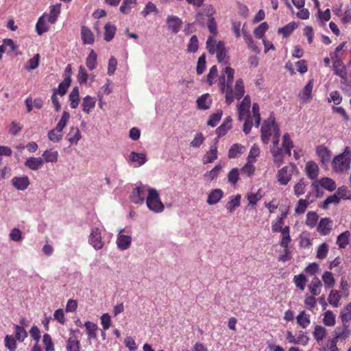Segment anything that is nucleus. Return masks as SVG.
<instances>
[{
    "label": "nucleus",
    "instance_id": "obj_1",
    "mask_svg": "<svg viewBox=\"0 0 351 351\" xmlns=\"http://www.w3.org/2000/svg\"><path fill=\"white\" fill-rule=\"evenodd\" d=\"M234 71L230 66H226L219 78L220 89L226 93V102L229 105L234 99L239 100L245 94L244 83L242 79L237 80L234 88L232 84Z\"/></svg>",
    "mask_w": 351,
    "mask_h": 351
},
{
    "label": "nucleus",
    "instance_id": "obj_2",
    "mask_svg": "<svg viewBox=\"0 0 351 351\" xmlns=\"http://www.w3.org/2000/svg\"><path fill=\"white\" fill-rule=\"evenodd\" d=\"M215 13L214 7L210 4H206L202 10H198L195 14V22L202 27L207 24L208 29L214 35L217 33V24L213 16Z\"/></svg>",
    "mask_w": 351,
    "mask_h": 351
},
{
    "label": "nucleus",
    "instance_id": "obj_3",
    "mask_svg": "<svg viewBox=\"0 0 351 351\" xmlns=\"http://www.w3.org/2000/svg\"><path fill=\"white\" fill-rule=\"evenodd\" d=\"M206 49L210 54L216 53L217 59L219 63L228 64L229 56L223 41L217 42L213 36H209L206 40Z\"/></svg>",
    "mask_w": 351,
    "mask_h": 351
},
{
    "label": "nucleus",
    "instance_id": "obj_4",
    "mask_svg": "<svg viewBox=\"0 0 351 351\" xmlns=\"http://www.w3.org/2000/svg\"><path fill=\"white\" fill-rule=\"evenodd\" d=\"M351 163V150L346 147L343 153L335 156L332 160L334 170L338 173H342L350 169Z\"/></svg>",
    "mask_w": 351,
    "mask_h": 351
},
{
    "label": "nucleus",
    "instance_id": "obj_5",
    "mask_svg": "<svg viewBox=\"0 0 351 351\" xmlns=\"http://www.w3.org/2000/svg\"><path fill=\"white\" fill-rule=\"evenodd\" d=\"M146 204L150 210L156 213H162L165 209L164 204L160 199L159 193L155 189H148Z\"/></svg>",
    "mask_w": 351,
    "mask_h": 351
},
{
    "label": "nucleus",
    "instance_id": "obj_6",
    "mask_svg": "<svg viewBox=\"0 0 351 351\" xmlns=\"http://www.w3.org/2000/svg\"><path fill=\"white\" fill-rule=\"evenodd\" d=\"M279 128L278 124L274 119L265 120L261 127V140L264 144H268L269 138L275 134L273 129Z\"/></svg>",
    "mask_w": 351,
    "mask_h": 351
},
{
    "label": "nucleus",
    "instance_id": "obj_7",
    "mask_svg": "<svg viewBox=\"0 0 351 351\" xmlns=\"http://www.w3.org/2000/svg\"><path fill=\"white\" fill-rule=\"evenodd\" d=\"M295 170L296 167L294 165H291L282 167L278 171L276 176L278 182L281 185H287L291 180L292 176Z\"/></svg>",
    "mask_w": 351,
    "mask_h": 351
},
{
    "label": "nucleus",
    "instance_id": "obj_8",
    "mask_svg": "<svg viewBox=\"0 0 351 351\" xmlns=\"http://www.w3.org/2000/svg\"><path fill=\"white\" fill-rule=\"evenodd\" d=\"M333 61V69L335 75L340 77L345 82L347 80V70L346 66L341 59L340 55H335V58H332Z\"/></svg>",
    "mask_w": 351,
    "mask_h": 351
},
{
    "label": "nucleus",
    "instance_id": "obj_9",
    "mask_svg": "<svg viewBox=\"0 0 351 351\" xmlns=\"http://www.w3.org/2000/svg\"><path fill=\"white\" fill-rule=\"evenodd\" d=\"M148 189L146 186H141L133 189L131 195V199L134 204H141L144 202L145 197L148 195Z\"/></svg>",
    "mask_w": 351,
    "mask_h": 351
},
{
    "label": "nucleus",
    "instance_id": "obj_10",
    "mask_svg": "<svg viewBox=\"0 0 351 351\" xmlns=\"http://www.w3.org/2000/svg\"><path fill=\"white\" fill-rule=\"evenodd\" d=\"M89 243L96 250H101L104 245L101 232L98 228H93L89 235Z\"/></svg>",
    "mask_w": 351,
    "mask_h": 351
},
{
    "label": "nucleus",
    "instance_id": "obj_11",
    "mask_svg": "<svg viewBox=\"0 0 351 351\" xmlns=\"http://www.w3.org/2000/svg\"><path fill=\"white\" fill-rule=\"evenodd\" d=\"M125 229H119L117 239V247L121 250H125L130 247L132 243V237L130 235L123 234Z\"/></svg>",
    "mask_w": 351,
    "mask_h": 351
},
{
    "label": "nucleus",
    "instance_id": "obj_12",
    "mask_svg": "<svg viewBox=\"0 0 351 351\" xmlns=\"http://www.w3.org/2000/svg\"><path fill=\"white\" fill-rule=\"evenodd\" d=\"M313 80H310L299 93L298 96L302 103H308L313 99Z\"/></svg>",
    "mask_w": 351,
    "mask_h": 351
},
{
    "label": "nucleus",
    "instance_id": "obj_13",
    "mask_svg": "<svg viewBox=\"0 0 351 351\" xmlns=\"http://www.w3.org/2000/svg\"><path fill=\"white\" fill-rule=\"evenodd\" d=\"M316 153L323 165L326 166L331 160L332 153L326 146L318 145L316 147Z\"/></svg>",
    "mask_w": 351,
    "mask_h": 351
},
{
    "label": "nucleus",
    "instance_id": "obj_14",
    "mask_svg": "<svg viewBox=\"0 0 351 351\" xmlns=\"http://www.w3.org/2000/svg\"><path fill=\"white\" fill-rule=\"evenodd\" d=\"M251 99L249 95H245L238 106L239 120L242 121L249 114Z\"/></svg>",
    "mask_w": 351,
    "mask_h": 351
},
{
    "label": "nucleus",
    "instance_id": "obj_15",
    "mask_svg": "<svg viewBox=\"0 0 351 351\" xmlns=\"http://www.w3.org/2000/svg\"><path fill=\"white\" fill-rule=\"evenodd\" d=\"M167 25L168 29L171 30L173 34H176L180 30L182 21L176 16L170 15L167 18Z\"/></svg>",
    "mask_w": 351,
    "mask_h": 351
},
{
    "label": "nucleus",
    "instance_id": "obj_16",
    "mask_svg": "<svg viewBox=\"0 0 351 351\" xmlns=\"http://www.w3.org/2000/svg\"><path fill=\"white\" fill-rule=\"evenodd\" d=\"M332 221L330 218H322L318 224L317 231L321 235H328L332 229Z\"/></svg>",
    "mask_w": 351,
    "mask_h": 351
},
{
    "label": "nucleus",
    "instance_id": "obj_17",
    "mask_svg": "<svg viewBox=\"0 0 351 351\" xmlns=\"http://www.w3.org/2000/svg\"><path fill=\"white\" fill-rule=\"evenodd\" d=\"M319 184L330 191H332L336 189L335 181L329 178H323L319 181V183L317 182H313L311 186L314 190L318 191Z\"/></svg>",
    "mask_w": 351,
    "mask_h": 351
},
{
    "label": "nucleus",
    "instance_id": "obj_18",
    "mask_svg": "<svg viewBox=\"0 0 351 351\" xmlns=\"http://www.w3.org/2000/svg\"><path fill=\"white\" fill-rule=\"evenodd\" d=\"M43 165L44 160L40 157H29L25 162V166L33 171L41 169Z\"/></svg>",
    "mask_w": 351,
    "mask_h": 351
},
{
    "label": "nucleus",
    "instance_id": "obj_19",
    "mask_svg": "<svg viewBox=\"0 0 351 351\" xmlns=\"http://www.w3.org/2000/svg\"><path fill=\"white\" fill-rule=\"evenodd\" d=\"M12 185L18 190L24 191L29 185V180L27 176L14 177L12 179Z\"/></svg>",
    "mask_w": 351,
    "mask_h": 351
},
{
    "label": "nucleus",
    "instance_id": "obj_20",
    "mask_svg": "<svg viewBox=\"0 0 351 351\" xmlns=\"http://www.w3.org/2000/svg\"><path fill=\"white\" fill-rule=\"evenodd\" d=\"M197 106L200 110H208L212 104V99L208 93H205L199 97L197 100Z\"/></svg>",
    "mask_w": 351,
    "mask_h": 351
},
{
    "label": "nucleus",
    "instance_id": "obj_21",
    "mask_svg": "<svg viewBox=\"0 0 351 351\" xmlns=\"http://www.w3.org/2000/svg\"><path fill=\"white\" fill-rule=\"evenodd\" d=\"M296 322L300 328L305 329L311 324V316L305 311H302L296 317Z\"/></svg>",
    "mask_w": 351,
    "mask_h": 351
},
{
    "label": "nucleus",
    "instance_id": "obj_22",
    "mask_svg": "<svg viewBox=\"0 0 351 351\" xmlns=\"http://www.w3.org/2000/svg\"><path fill=\"white\" fill-rule=\"evenodd\" d=\"M223 196V192L219 189L212 190L208 195L206 202L209 205H214L218 203Z\"/></svg>",
    "mask_w": 351,
    "mask_h": 351
},
{
    "label": "nucleus",
    "instance_id": "obj_23",
    "mask_svg": "<svg viewBox=\"0 0 351 351\" xmlns=\"http://www.w3.org/2000/svg\"><path fill=\"white\" fill-rule=\"evenodd\" d=\"M271 154L274 157V163L277 167H280L284 162V154L282 148L280 147H275L270 149Z\"/></svg>",
    "mask_w": 351,
    "mask_h": 351
},
{
    "label": "nucleus",
    "instance_id": "obj_24",
    "mask_svg": "<svg viewBox=\"0 0 351 351\" xmlns=\"http://www.w3.org/2000/svg\"><path fill=\"white\" fill-rule=\"evenodd\" d=\"M322 287V281L316 276L313 278L311 283L308 285L310 292L314 296H317L321 293Z\"/></svg>",
    "mask_w": 351,
    "mask_h": 351
},
{
    "label": "nucleus",
    "instance_id": "obj_25",
    "mask_svg": "<svg viewBox=\"0 0 351 351\" xmlns=\"http://www.w3.org/2000/svg\"><path fill=\"white\" fill-rule=\"evenodd\" d=\"M306 171L309 178L315 180L319 174L318 165L315 162H308L306 165Z\"/></svg>",
    "mask_w": 351,
    "mask_h": 351
},
{
    "label": "nucleus",
    "instance_id": "obj_26",
    "mask_svg": "<svg viewBox=\"0 0 351 351\" xmlns=\"http://www.w3.org/2000/svg\"><path fill=\"white\" fill-rule=\"evenodd\" d=\"M217 158V147L216 143L211 145L210 150L205 154L203 162L204 164L211 163Z\"/></svg>",
    "mask_w": 351,
    "mask_h": 351
},
{
    "label": "nucleus",
    "instance_id": "obj_27",
    "mask_svg": "<svg viewBox=\"0 0 351 351\" xmlns=\"http://www.w3.org/2000/svg\"><path fill=\"white\" fill-rule=\"evenodd\" d=\"M128 159L133 162H136L139 166L144 165L147 160L145 154L135 152L130 153Z\"/></svg>",
    "mask_w": 351,
    "mask_h": 351
},
{
    "label": "nucleus",
    "instance_id": "obj_28",
    "mask_svg": "<svg viewBox=\"0 0 351 351\" xmlns=\"http://www.w3.org/2000/svg\"><path fill=\"white\" fill-rule=\"evenodd\" d=\"M47 19H46L45 15L41 16L36 25V30L38 35H42L43 33L47 32L49 29V26L47 24Z\"/></svg>",
    "mask_w": 351,
    "mask_h": 351
},
{
    "label": "nucleus",
    "instance_id": "obj_29",
    "mask_svg": "<svg viewBox=\"0 0 351 351\" xmlns=\"http://www.w3.org/2000/svg\"><path fill=\"white\" fill-rule=\"evenodd\" d=\"M282 147L285 154L290 156L291 155V149L293 147V143L289 134H285L282 136Z\"/></svg>",
    "mask_w": 351,
    "mask_h": 351
},
{
    "label": "nucleus",
    "instance_id": "obj_30",
    "mask_svg": "<svg viewBox=\"0 0 351 351\" xmlns=\"http://www.w3.org/2000/svg\"><path fill=\"white\" fill-rule=\"evenodd\" d=\"M245 151V147L241 144H234L229 149L228 157L230 158H237Z\"/></svg>",
    "mask_w": 351,
    "mask_h": 351
},
{
    "label": "nucleus",
    "instance_id": "obj_31",
    "mask_svg": "<svg viewBox=\"0 0 351 351\" xmlns=\"http://www.w3.org/2000/svg\"><path fill=\"white\" fill-rule=\"evenodd\" d=\"M42 156L44 158V162L56 163L58 161L59 154L57 151L47 149L43 152Z\"/></svg>",
    "mask_w": 351,
    "mask_h": 351
},
{
    "label": "nucleus",
    "instance_id": "obj_32",
    "mask_svg": "<svg viewBox=\"0 0 351 351\" xmlns=\"http://www.w3.org/2000/svg\"><path fill=\"white\" fill-rule=\"evenodd\" d=\"M241 198V196L239 194L230 197V201L226 205V208L229 213L234 212V210L240 206Z\"/></svg>",
    "mask_w": 351,
    "mask_h": 351
},
{
    "label": "nucleus",
    "instance_id": "obj_33",
    "mask_svg": "<svg viewBox=\"0 0 351 351\" xmlns=\"http://www.w3.org/2000/svg\"><path fill=\"white\" fill-rule=\"evenodd\" d=\"M117 28L115 25L108 23L104 26V39L106 41H110L114 36Z\"/></svg>",
    "mask_w": 351,
    "mask_h": 351
},
{
    "label": "nucleus",
    "instance_id": "obj_34",
    "mask_svg": "<svg viewBox=\"0 0 351 351\" xmlns=\"http://www.w3.org/2000/svg\"><path fill=\"white\" fill-rule=\"evenodd\" d=\"M322 280L324 284L325 288H332L335 285V279L332 273L330 271H325L322 275Z\"/></svg>",
    "mask_w": 351,
    "mask_h": 351
},
{
    "label": "nucleus",
    "instance_id": "obj_35",
    "mask_svg": "<svg viewBox=\"0 0 351 351\" xmlns=\"http://www.w3.org/2000/svg\"><path fill=\"white\" fill-rule=\"evenodd\" d=\"M341 299V295L337 290H331L328 300L329 304L333 307H338L339 306V300Z\"/></svg>",
    "mask_w": 351,
    "mask_h": 351
},
{
    "label": "nucleus",
    "instance_id": "obj_36",
    "mask_svg": "<svg viewBox=\"0 0 351 351\" xmlns=\"http://www.w3.org/2000/svg\"><path fill=\"white\" fill-rule=\"evenodd\" d=\"M60 12V9L58 5H52L51 6L50 13L49 14H45L44 15H45L47 21L50 23L53 24L56 21Z\"/></svg>",
    "mask_w": 351,
    "mask_h": 351
},
{
    "label": "nucleus",
    "instance_id": "obj_37",
    "mask_svg": "<svg viewBox=\"0 0 351 351\" xmlns=\"http://www.w3.org/2000/svg\"><path fill=\"white\" fill-rule=\"evenodd\" d=\"M350 335V330H349L348 326L344 324L341 328H338L335 330V339L343 340L347 339Z\"/></svg>",
    "mask_w": 351,
    "mask_h": 351
},
{
    "label": "nucleus",
    "instance_id": "obj_38",
    "mask_svg": "<svg viewBox=\"0 0 351 351\" xmlns=\"http://www.w3.org/2000/svg\"><path fill=\"white\" fill-rule=\"evenodd\" d=\"M71 82V79L70 76H66L64 80L60 83L58 85V88L56 89L57 93L60 95L61 96L66 94L67 92V89L69 87Z\"/></svg>",
    "mask_w": 351,
    "mask_h": 351
},
{
    "label": "nucleus",
    "instance_id": "obj_39",
    "mask_svg": "<svg viewBox=\"0 0 351 351\" xmlns=\"http://www.w3.org/2000/svg\"><path fill=\"white\" fill-rule=\"evenodd\" d=\"M350 236V232L346 231L337 237V243L340 248H345L346 247L349 242Z\"/></svg>",
    "mask_w": 351,
    "mask_h": 351
},
{
    "label": "nucleus",
    "instance_id": "obj_40",
    "mask_svg": "<svg viewBox=\"0 0 351 351\" xmlns=\"http://www.w3.org/2000/svg\"><path fill=\"white\" fill-rule=\"evenodd\" d=\"M69 100L71 101V107L76 108L79 105V90L77 86L74 87L69 95Z\"/></svg>",
    "mask_w": 351,
    "mask_h": 351
},
{
    "label": "nucleus",
    "instance_id": "obj_41",
    "mask_svg": "<svg viewBox=\"0 0 351 351\" xmlns=\"http://www.w3.org/2000/svg\"><path fill=\"white\" fill-rule=\"evenodd\" d=\"M319 219L315 212L310 211L306 214V224L311 228L315 227Z\"/></svg>",
    "mask_w": 351,
    "mask_h": 351
},
{
    "label": "nucleus",
    "instance_id": "obj_42",
    "mask_svg": "<svg viewBox=\"0 0 351 351\" xmlns=\"http://www.w3.org/2000/svg\"><path fill=\"white\" fill-rule=\"evenodd\" d=\"M15 337H14L19 342H23L27 337V332L23 326L14 325Z\"/></svg>",
    "mask_w": 351,
    "mask_h": 351
},
{
    "label": "nucleus",
    "instance_id": "obj_43",
    "mask_svg": "<svg viewBox=\"0 0 351 351\" xmlns=\"http://www.w3.org/2000/svg\"><path fill=\"white\" fill-rule=\"evenodd\" d=\"M313 335L314 338L319 342L325 338L326 335V330L324 327L317 325L315 326Z\"/></svg>",
    "mask_w": 351,
    "mask_h": 351
},
{
    "label": "nucleus",
    "instance_id": "obj_44",
    "mask_svg": "<svg viewBox=\"0 0 351 351\" xmlns=\"http://www.w3.org/2000/svg\"><path fill=\"white\" fill-rule=\"evenodd\" d=\"M69 117V113L66 111H64L60 120L59 121L56 127V130H57V132H61L63 130V129L65 128L68 123Z\"/></svg>",
    "mask_w": 351,
    "mask_h": 351
},
{
    "label": "nucleus",
    "instance_id": "obj_45",
    "mask_svg": "<svg viewBox=\"0 0 351 351\" xmlns=\"http://www.w3.org/2000/svg\"><path fill=\"white\" fill-rule=\"evenodd\" d=\"M66 350L67 351H79L80 346L79 341L76 337L71 336L69 338L66 342Z\"/></svg>",
    "mask_w": 351,
    "mask_h": 351
},
{
    "label": "nucleus",
    "instance_id": "obj_46",
    "mask_svg": "<svg viewBox=\"0 0 351 351\" xmlns=\"http://www.w3.org/2000/svg\"><path fill=\"white\" fill-rule=\"evenodd\" d=\"M5 346L9 351H15L17 347L16 339L12 336L7 335L4 339Z\"/></svg>",
    "mask_w": 351,
    "mask_h": 351
},
{
    "label": "nucleus",
    "instance_id": "obj_47",
    "mask_svg": "<svg viewBox=\"0 0 351 351\" xmlns=\"http://www.w3.org/2000/svg\"><path fill=\"white\" fill-rule=\"evenodd\" d=\"M329 246L327 243H323L320 245H319L316 256L319 260H323L326 258L327 254L328 253Z\"/></svg>",
    "mask_w": 351,
    "mask_h": 351
},
{
    "label": "nucleus",
    "instance_id": "obj_48",
    "mask_svg": "<svg viewBox=\"0 0 351 351\" xmlns=\"http://www.w3.org/2000/svg\"><path fill=\"white\" fill-rule=\"evenodd\" d=\"M323 321L326 326H332L336 323L335 315L331 311H327L324 313Z\"/></svg>",
    "mask_w": 351,
    "mask_h": 351
},
{
    "label": "nucleus",
    "instance_id": "obj_49",
    "mask_svg": "<svg viewBox=\"0 0 351 351\" xmlns=\"http://www.w3.org/2000/svg\"><path fill=\"white\" fill-rule=\"evenodd\" d=\"M136 5V0H123L120 7V11L123 14H128Z\"/></svg>",
    "mask_w": 351,
    "mask_h": 351
},
{
    "label": "nucleus",
    "instance_id": "obj_50",
    "mask_svg": "<svg viewBox=\"0 0 351 351\" xmlns=\"http://www.w3.org/2000/svg\"><path fill=\"white\" fill-rule=\"evenodd\" d=\"M297 27V25L295 23H290L283 27L279 28L278 33L282 34L284 37L289 36L293 30Z\"/></svg>",
    "mask_w": 351,
    "mask_h": 351
},
{
    "label": "nucleus",
    "instance_id": "obj_51",
    "mask_svg": "<svg viewBox=\"0 0 351 351\" xmlns=\"http://www.w3.org/2000/svg\"><path fill=\"white\" fill-rule=\"evenodd\" d=\"M293 282L299 289L304 291L307 279L304 274H299L294 276Z\"/></svg>",
    "mask_w": 351,
    "mask_h": 351
},
{
    "label": "nucleus",
    "instance_id": "obj_52",
    "mask_svg": "<svg viewBox=\"0 0 351 351\" xmlns=\"http://www.w3.org/2000/svg\"><path fill=\"white\" fill-rule=\"evenodd\" d=\"M307 186V183H306L302 179L300 180L295 186H293L294 194L299 197L303 195L306 191V186Z\"/></svg>",
    "mask_w": 351,
    "mask_h": 351
},
{
    "label": "nucleus",
    "instance_id": "obj_53",
    "mask_svg": "<svg viewBox=\"0 0 351 351\" xmlns=\"http://www.w3.org/2000/svg\"><path fill=\"white\" fill-rule=\"evenodd\" d=\"M222 116V110H218L215 113L210 115L207 124L209 126L215 127L221 120Z\"/></svg>",
    "mask_w": 351,
    "mask_h": 351
},
{
    "label": "nucleus",
    "instance_id": "obj_54",
    "mask_svg": "<svg viewBox=\"0 0 351 351\" xmlns=\"http://www.w3.org/2000/svg\"><path fill=\"white\" fill-rule=\"evenodd\" d=\"M261 191V189H260L256 193H250L247 195V199L249 201V204L254 206L257 204V202L262 198Z\"/></svg>",
    "mask_w": 351,
    "mask_h": 351
},
{
    "label": "nucleus",
    "instance_id": "obj_55",
    "mask_svg": "<svg viewBox=\"0 0 351 351\" xmlns=\"http://www.w3.org/2000/svg\"><path fill=\"white\" fill-rule=\"evenodd\" d=\"M199 47V41L195 35L192 36L187 45V51L190 53H195Z\"/></svg>",
    "mask_w": 351,
    "mask_h": 351
},
{
    "label": "nucleus",
    "instance_id": "obj_56",
    "mask_svg": "<svg viewBox=\"0 0 351 351\" xmlns=\"http://www.w3.org/2000/svg\"><path fill=\"white\" fill-rule=\"evenodd\" d=\"M43 342L44 344L45 351H53L54 345L51 339V337L46 333L43 335Z\"/></svg>",
    "mask_w": 351,
    "mask_h": 351
},
{
    "label": "nucleus",
    "instance_id": "obj_57",
    "mask_svg": "<svg viewBox=\"0 0 351 351\" xmlns=\"http://www.w3.org/2000/svg\"><path fill=\"white\" fill-rule=\"evenodd\" d=\"M260 154V149L256 145H254L249 152L247 156V161L250 162H254L256 160V158Z\"/></svg>",
    "mask_w": 351,
    "mask_h": 351
},
{
    "label": "nucleus",
    "instance_id": "obj_58",
    "mask_svg": "<svg viewBox=\"0 0 351 351\" xmlns=\"http://www.w3.org/2000/svg\"><path fill=\"white\" fill-rule=\"evenodd\" d=\"M268 29V25L266 22L260 24L254 31V34L257 38H262Z\"/></svg>",
    "mask_w": 351,
    "mask_h": 351
},
{
    "label": "nucleus",
    "instance_id": "obj_59",
    "mask_svg": "<svg viewBox=\"0 0 351 351\" xmlns=\"http://www.w3.org/2000/svg\"><path fill=\"white\" fill-rule=\"evenodd\" d=\"M205 140L202 133L198 132L195 134L192 141L190 143V146L194 148H198L204 143Z\"/></svg>",
    "mask_w": 351,
    "mask_h": 351
},
{
    "label": "nucleus",
    "instance_id": "obj_60",
    "mask_svg": "<svg viewBox=\"0 0 351 351\" xmlns=\"http://www.w3.org/2000/svg\"><path fill=\"white\" fill-rule=\"evenodd\" d=\"M221 169V165H216L211 171L205 173L204 177L211 181L216 178Z\"/></svg>",
    "mask_w": 351,
    "mask_h": 351
},
{
    "label": "nucleus",
    "instance_id": "obj_61",
    "mask_svg": "<svg viewBox=\"0 0 351 351\" xmlns=\"http://www.w3.org/2000/svg\"><path fill=\"white\" fill-rule=\"evenodd\" d=\"M40 55L36 53L34 56L29 59L28 64L25 66V69L28 71L36 69L39 65Z\"/></svg>",
    "mask_w": 351,
    "mask_h": 351
},
{
    "label": "nucleus",
    "instance_id": "obj_62",
    "mask_svg": "<svg viewBox=\"0 0 351 351\" xmlns=\"http://www.w3.org/2000/svg\"><path fill=\"white\" fill-rule=\"evenodd\" d=\"M341 317L343 323L351 320V302L342 310Z\"/></svg>",
    "mask_w": 351,
    "mask_h": 351
},
{
    "label": "nucleus",
    "instance_id": "obj_63",
    "mask_svg": "<svg viewBox=\"0 0 351 351\" xmlns=\"http://www.w3.org/2000/svg\"><path fill=\"white\" fill-rule=\"evenodd\" d=\"M308 200H304V199H300L298 200L296 207L295 208V212L297 214H302L305 212L307 206H308Z\"/></svg>",
    "mask_w": 351,
    "mask_h": 351
},
{
    "label": "nucleus",
    "instance_id": "obj_64",
    "mask_svg": "<svg viewBox=\"0 0 351 351\" xmlns=\"http://www.w3.org/2000/svg\"><path fill=\"white\" fill-rule=\"evenodd\" d=\"M253 162H247V163L241 169V173L246 175L247 176H252L255 171V167L252 165Z\"/></svg>",
    "mask_w": 351,
    "mask_h": 351
}]
</instances>
